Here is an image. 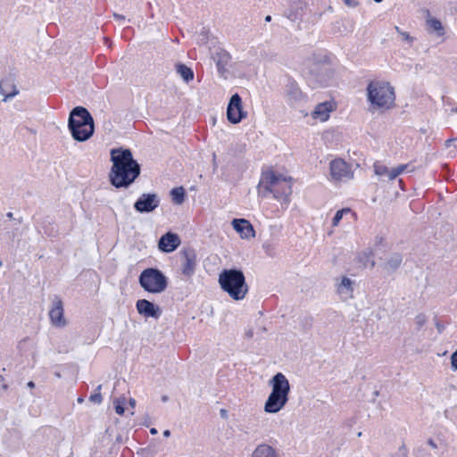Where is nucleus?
<instances>
[{
	"mask_svg": "<svg viewBox=\"0 0 457 457\" xmlns=\"http://www.w3.org/2000/svg\"><path fill=\"white\" fill-rule=\"evenodd\" d=\"M403 256L398 253H393L385 263V269L390 272L395 271L402 264Z\"/></svg>",
	"mask_w": 457,
	"mask_h": 457,
	"instance_id": "5701e85b",
	"label": "nucleus"
},
{
	"mask_svg": "<svg viewBox=\"0 0 457 457\" xmlns=\"http://www.w3.org/2000/svg\"><path fill=\"white\" fill-rule=\"evenodd\" d=\"M368 100L378 108H389L395 102L394 87L386 81H371L367 87Z\"/></svg>",
	"mask_w": 457,
	"mask_h": 457,
	"instance_id": "423d86ee",
	"label": "nucleus"
},
{
	"mask_svg": "<svg viewBox=\"0 0 457 457\" xmlns=\"http://www.w3.org/2000/svg\"><path fill=\"white\" fill-rule=\"evenodd\" d=\"M332 104L329 102H324L317 104L312 115L313 119H319L321 121H325L329 118V113L332 112Z\"/></svg>",
	"mask_w": 457,
	"mask_h": 457,
	"instance_id": "aec40b11",
	"label": "nucleus"
},
{
	"mask_svg": "<svg viewBox=\"0 0 457 457\" xmlns=\"http://www.w3.org/2000/svg\"><path fill=\"white\" fill-rule=\"evenodd\" d=\"M14 225H21V221L18 220L17 222L14 223Z\"/></svg>",
	"mask_w": 457,
	"mask_h": 457,
	"instance_id": "bf43d9fd",
	"label": "nucleus"
},
{
	"mask_svg": "<svg viewBox=\"0 0 457 457\" xmlns=\"http://www.w3.org/2000/svg\"><path fill=\"white\" fill-rule=\"evenodd\" d=\"M179 237L172 232H167L162 235L158 241V248L162 253H171L180 245Z\"/></svg>",
	"mask_w": 457,
	"mask_h": 457,
	"instance_id": "dca6fc26",
	"label": "nucleus"
},
{
	"mask_svg": "<svg viewBox=\"0 0 457 457\" xmlns=\"http://www.w3.org/2000/svg\"><path fill=\"white\" fill-rule=\"evenodd\" d=\"M211 58L214 62L219 75L227 79L228 73V66L231 62L230 54L223 48H214L211 53Z\"/></svg>",
	"mask_w": 457,
	"mask_h": 457,
	"instance_id": "9b49d317",
	"label": "nucleus"
},
{
	"mask_svg": "<svg viewBox=\"0 0 457 457\" xmlns=\"http://www.w3.org/2000/svg\"><path fill=\"white\" fill-rule=\"evenodd\" d=\"M382 1H383V0H374V2H376V3H378H378H381Z\"/></svg>",
	"mask_w": 457,
	"mask_h": 457,
	"instance_id": "13d9d810",
	"label": "nucleus"
},
{
	"mask_svg": "<svg viewBox=\"0 0 457 457\" xmlns=\"http://www.w3.org/2000/svg\"><path fill=\"white\" fill-rule=\"evenodd\" d=\"M378 395V391H376V392L374 393V395Z\"/></svg>",
	"mask_w": 457,
	"mask_h": 457,
	"instance_id": "680f3d73",
	"label": "nucleus"
},
{
	"mask_svg": "<svg viewBox=\"0 0 457 457\" xmlns=\"http://www.w3.org/2000/svg\"><path fill=\"white\" fill-rule=\"evenodd\" d=\"M113 17L117 21H124L125 20V16L122 14H119V13H113Z\"/></svg>",
	"mask_w": 457,
	"mask_h": 457,
	"instance_id": "79ce46f5",
	"label": "nucleus"
},
{
	"mask_svg": "<svg viewBox=\"0 0 457 457\" xmlns=\"http://www.w3.org/2000/svg\"><path fill=\"white\" fill-rule=\"evenodd\" d=\"M182 263L181 271L182 274L190 278L195 272L196 267V253L193 248H185L181 251Z\"/></svg>",
	"mask_w": 457,
	"mask_h": 457,
	"instance_id": "ddd939ff",
	"label": "nucleus"
},
{
	"mask_svg": "<svg viewBox=\"0 0 457 457\" xmlns=\"http://www.w3.org/2000/svg\"><path fill=\"white\" fill-rule=\"evenodd\" d=\"M310 83L315 87H327L333 77V71L327 57L317 59L313 56L309 65Z\"/></svg>",
	"mask_w": 457,
	"mask_h": 457,
	"instance_id": "6e6552de",
	"label": "nucleus"
},
{
	"mask_svg": "<svg viewBox=\"0 0 457 457\" xmlns=\"http://www.w3.org/2000/svg\"><path fill=\"white\" fill-rule=\"evenodd\" d=\"M176 71L186 83H188L194 79L193 70L184 63H178L176 65Z\"/></svg>",
	"mask_w": 457,
	"mask_h": 457,
	"instance_id": "b1692460",
	"label": "nucleus"
},
{
	"mask_svg": "<svg viewBox=\"0 0 457 457\" xmlns=\"http://www.w3.org/2000/svg\"><path fill=\"white\" fill-rule=\"evenodd\" d=\"M68 129L75 141L85 142L95 133L93 116L87 108L76 106L69 114Z\"/></svg>",
	"mask_w": 457,
	"mask_h": 457,
	"instance_id": "7ed1b4c3",
	"label": "nucleus"
},
{
	"mask_svg": "<svg viewBox=\"0 0 457 457\" xmlns=\"http://www.w3.org/2000/svg\"><path fill=\"white\" fill-rule=\"evenodd\" d=\"M6 217H7V218H9V219H12V218H13V214H12V212H7V213H6Z\"/></svg>",
	"mask_w": 457,
	"mask_h": 457,
	"instance_id": "864d4df0",
	"label": "nucleus"
},
{
	"mask_svg": "<svg viewBox=\"0 0 457 457\" xmlns=\"http://www.w3.org/2000/svg\"><path fill=\"white\" fill-rule=\"evenodd\" d=\"M160 205V197L156 193H144L134 203V209L139 213L153 212Z\"/></svg>",
	"mask_w": 457,
	"mask_h": 457,
	"instance_id": "9d476101",
	"label": "nucleus"
},
{
	"mask_svg": "<svg viewBox=\"0 0 457 457\" xmlns=\"http://www.w3.org/2000/svg\"><path fill=\"white\" fill-rule=\"evenodd\" d=\"M345 4L349 7H356L359 3L356 0H343Z\"/></svg>",
	"mask_w": 457,
	"mask_h": 457,
	"instance_id": "4c0bfd02",
	"label": "nucleus"
},
{
	"mask_svg": "<svg viewBox=\"0 0 457 457\" xmlns=\"http://www.w3.org/2000/svg\"><path fill=\"white\" fill-rule=\"evenodd\" d=\"M330 175L335 180L350 179L353 177L349 165L342 159L330 162Z\"/></svg>",
	"mask_w": 457,
	"mask_h": 457,
	"instance_id": "4468645a",
	"label": "nucleus"
},
{
	"mask_svg": "<svg viewBox=\"0 0 457 457\" xmlns=\"http://www.w3.org/2000/svg\"><path fill=\"white\" fill-rule=\"evenodd\" d=\"M125 403H126V398L125 397L116 398L113 401V404H114V408H115L116 413H118L119 415H122L124 413V411H125Z\"/></svg>",
	"mask_w": 457,
	"mask_h": 457,
	"instance_id": "cd10ccee",
	"label": "nucleus"
},
{
	"mask_svg": "<svg viewBox=\"0 0 457 457\" xmlns=\"http://www.w3.org/2000/svg\"><path fill=\"white\" fill-rule=\"evenodd\" d=\"M375 173L383 178V177H387V173H388V168L386 166H384V165H375Z\"/></svg>",
	"mask_w": 457,
	"mask_h": 457,
	"instance_id": "2f4dec72",
	"label": "nucleus"
},
{
	"mask_svg": "<svg viewBox=\"0 0 457 457\" xmlns=\"http://www.w3.org/2000/svg\"><path fill=\"white\" fill-rule=\"evenodd\" d=\"M392 457H408V451L404 445H402L395 456Z\"/></svg>",
	"mask_w": 457,
	"mask_h": 457,
	"instance_id": "f704fd0d",
	"label": "nucleus"
},
{
	"mask_svg": "<svg viewBox=\"0 0 457 457\" xmlns=\"http://www.w3.org/2000/svg\"><path fill=\"white\" fill-rule=\"evenodd\" d=\"M27 386L29 388H34L35 387V383L33 381H29V382H28Z\"/></svg>",
	"mask_w": 457,
	"mask_h": 457,
	"instance_id": "8fccbe9b",
	"label": "nucleus"
},
{
	"mask_svg": "<svg viewBox=\"0 0 457 457\" xmlns=\"http://www.w3.org/2000/svg\"><path fill=\"white\" fill-rule=\"evenodd\" d=\"M18 93H19V91H18V90H16L15 88L13 89V91H12V92H11V93H6V92L4 90V88H3V83H2V82H0V94H2V95L4 96V101H6V100H8V99H10V98H12V97L15 96Z\"/></svg>",
	"mask_w": 457,
	"mask_h": 457,
	"instance_id": "473e14b6",
	"label": "nucleus"
},
{
	"mask_svg": "<svg viewBox=\"0 0 457 457\" xmlns=\"http://www.w3.org/2000/svg\"><path fill=\"white\" fill-rule=\"evenodd\" d=\"M8 234H9V237L12 239H14L17 237V234L14 230H12V232H8Z\"/></svg>",
	"mask_w": 457,
	"mask_h": 457,
	"instance_id": "49530a36",
	"label": "nucleus"
},
{
	"mask_svg": "<svg viewBox=\"0 0 457 457\" xmlns=\"http://www.w3.org/2000/svg\"><path fill=\"white\" fill-rule=\"evenodd\" d=\"M63 305L61 299L58 297L54 298L53 307L49 311V317L53 325L56 327H63L66 325V321L63 318Z\"/></svg>",
	"mask_w": 457,
	"mask_h": 457,
	"instance_id": "f3484780",
	"label": "nucleus"
},
{
	"mask_svg": "<svg viewBox=\"0 0 457 457\" xmlns=\"http://www.w3.org/2000/svg\"><path fill=\"white\" fill-rule=\"evenodd\" d=\"M427 23L430 32H436L439 37L444 35L445 30L439 20L431 18L427 21Z\"/></svg>",
	"mask_w": 457,
	"mask_h": 457,
	"instance_id": "bb28decb",
	"label": "nucleus"
},
{
	"mask_svg": "<svg viewBox=\"0 0 457 457\" xmlns=\"http://www.w3.org/2000/svg\"><path fill=\"white\" fill-rule=\"evenodd\" d=\"M350 212H351L350 208H343L341 210H338L332 219V226L337 227L339 224L340 220H342L344 214L350 213Z\"/></svg>",
	"mask_w": 457,
	"mask_h": 457,
	"instance_id": "c85d7f7f",
	"label": "nucleus"
},
{
	"mask_svg": "<svg viewBox=\"0 0 457 457\" xmlns=\"http://www.w3.org/2000/svg\"><path fill=\"white\" fill-rule=\"evenodd\" d=\"M427 322V317L424 313H419L415 317V324L417 326V329L420 330Z\"/></svg>",
	"mask_w": 457,
	"mask_h": 457,
	"instance_id": "7c9ffc66",
	"label": "nucleus"
},
{
	"mask_svg": "<svg viewBox=\"0 0 457 457\" xmlns=\"http://www.w3.org/2000/svg\"><path fill=\"white\" fill-rule=\"evenodd\" d=\"M221 289L233 300L239 301L245 297L248 286L244 272L239 269H225L219 275Z\"/></svg>",
	"mask_w": 457,
	"mask_h": 457,
	"instance_id": "39448f33",
	"label": "nucleus"
},
{
	"mask_svg": "<svg viewBox=\"0 0 457 457\" xmlns=\"http://www.w3.org/2000/svg\"><path fill=\"white\" fill-rule=\"evenodd\" d=\"M271 19H272V18H271V16H270V15H267V16L265 17V21H266V22H270V21H271Z\"/></svg>",
	"mask_w": 457,
	"mask_h": 457,
	"instance_id": "603ef678",
	"label": "nucleus"
},
{
	"mask_svg": "<svg viewBox=\"0 0 457 457\" xmlns=\"http://www.w3.org/2000/svg\"><path fill=\"white\" fill-rule=\"evenodd\" d=\"M337 291L344 299L353 297V281L347 277H343L341 282L337 285Z\"/></svg>",
	"mask_w": 457,
	"mask_h": 457,
	"instance_id": "412c9836",
	"label": "nucleus"
},
{
	"mask_svg": "<svg viewBox=\"0 0 457 457\" xmlns=\"http://www.w3.org/2000/svg\"><path fill=\"white\" fill-rule=\"evenodd\" d=\"M83 401H84V400H83V398H82V397H79V398H78V403H83Z\"/></svg>",
	"mask_w": 457,
	"mask_h": 457,
	"instance_id": "4d7b16f0",
	"label": "nucleus"
},
{
	"mask_svg": "<svg viewBox=\"0 0 457 457\" xmlns=\"http://www.w3.org/2000/svg\"><path fill=\"white\" fill-rule=\"evenodd\" d=\"M400 36L402 37L403 40L406 41L410 46L412 45L415 38L411 37L408 32H400Z\"/></svg>",
	"mask_w": 457,
	"mask_h": 457,
	"instance_id": "72a5a7b5",
	"label": "nucleus"
},
{
	"mask_svg": "<svg viewBox=\"0 0 457 457\" xmlns=\"http://www.w3.org/2000/svg\"><path fill=\"white\" fill-rule=\"evenodd\" d=\"M136 308L140 315L146 318L158 319L162 315L161 308L146 299L137 300L136 303Z\"/></svg>",
	"mask_w": 457,
	"mask_h": 457,
	"instance_id": "2eb2a0df",
	"label": "nucleus"
},
{
	"mask_svg": "<svg viewBox=\"0 0 457 457\" xmlns=\"http://www.w3.org/2000/svg\"><path fill=\"white\" fill-rule=\"evenodd\" d=\"M220 413L221 418H227L228 417V413H227V411L225 409H221Z\"/></svg>",
	"mask_w": 457,
	"mask_h": 457,
	"instance_id": "c03bdc74",
	"label": "nucleus"
},
{
	"mask_svg": "<svg viewBox=\"0 0 457 457\" xmlns=\"http://www.w3.org/2000/svg\"><path fill=\"white\" fill-rule=\"evenodd\" d=\"M102 388V385H99L96 389V393L92 394L90 396H89V400L90 402L94 403H97V404H100L103 401V397H102V395L100 393V390Z\"/></svg>",
	"mask_w": 457,
	"mask_h": 457,
	"instance_id": "c756f323",
	"label": "nucleus"
},
{
	"mask_svg": "<svg viewBox=\"0 0 457 457\" xmlns=\"http://www.w3.org/2000/svg\"><path fill=\"white\" fill-rule=\"evenodd\" d=\"M451 141H452L451 139L446 141L447 145H449V143H450Z\"/></svg>",
	"mask_w": 457,
	"mask_h": 457,
	"instance_id": "052dcab7",
	"label": "nucleus"
},
{
	"mask_svg": "<svg viewBox=\"0 0 457 457\" xmlns=\"http://www.w3.org/2000/svg\"><path fill=\"white\" fill-rule=\"evenodd\" d=\"M129 405L133 408L136 405V400L133 398L129 399Z\"/></svg>",
	"mask_w": 457,
	"mask_h": 457,
	"instance_id": "de8ad7c7",
	"label": "nucleus"
},
{
	"mask_svg": "<svg viewBox=\"0 0 457 457\" xmlns=\"http://www.w3.org/2000/svg\"><path fill=\"white\" fill-rule=\"evenodd\" d=\"M112 168L109 180L115 188H129L140 176L141 165L133 158L128 148H114L111 151Z\"/></svg>",
	"mask_w": 457,
	"mask_h": 457,
	"instance_id": "f257e3e1",
	"label": "nucleus"
},
{
	"mask_svg": "<svg viewBox=\"0 0 457 457\" xmlns=\"http://www.w3.org/2000/svg\"><path fill=\"white\" fill-rule=\"evenodd\" d=\"M138 282L141 287L152 294H160L168 287V278L157 268L145 269L139 275Z\"/></svg>",
	"mask_w": 457,
	"mask_h": 457,
	"instance_id": "0eeeda50",
	"label": "nucleus"
},
{
	"mask_svg": "<svg viewBox=\"0 0 457 457\" xmlns=\"http://www.w3.org/2000/svg\"><path fill=\"white\" fill-rule=\"evenodd\" d=\"M252 457H277V453L270 445L262 444L255 448Z\"/></svg>",
	"mask_w": 457,
	"mask_h": 457,
	"instance_id": "4be33fe9",
	"label": "nucleus"
},
{
	"mask_svg": "<svg viewBox=\"0 0 457 457\" xmlns=\"http://www.w3.org/2000/svg\"><path fill=\"white\" fill-rule=\"evenodd\" d=\"M307 4L301 0H295L285 12V16L291 21H301L305 13Z\"/></svg>",
	"mask_w": 457,
	"mask_h": 457,
	"instance_id": "a211bd4d",
	"label": "nucleus"
},
{
	"mask_svg": "<svg viewBox=\"0 0 457 457\" xmlns=\"http://www.w3.org/2000/svg\"><path fill=\"white\" fill-rule=\"evenodd\" d=\"M233 228L238 232L242 238H252L255 237V231L252 224L245 219H234Z\"/></svg>",
	"mask_w": 457,
	"mask_h": 457,
	"instance_id": "6ab92c4d",
	"label": "nucleus"
},
{
	"mask_svg": "<svg viewBox=\"0 0 457 457\" xmlns=\"http://www.w3.org/2000/svg\"><path fill=\"white\" fill-rule=\"evenodd\" d=\"M226 114L228 120L232 124H237L246 117V112L244 111L242 105V98L237 93L231 96Z\"/></svg>",
	"mask_w": 457,
	"mask_h": 457,
	"instance_id": "1a4fd4ad",
	"label": "nucleus"
},
{
	"mask_svg": "<svg viewBox=\"0 0 457 457\" xmlns=\"http://www.w3.org/2000/svg\"><path fill=\"white\" fill-rule=\"evenodd\" d=\"M428 444L432 447V448H436V444L435 443V441L433 439H428Z\"/></svg>",
	"mask_w": 457,
	"mask_h": 457,
	"instance_id": "37998d69",
	"label": "nucleus"
},
{
	"mask_svg": "<svg viewBox=\"0 0 457 457\" xmlns=\"http://www.w3.org/2000/svg\"><path fill=\"white\" fill-rule=\"evenodd\" d=\"M286 101L294 108H299L306 102V96L303 94L298 85L294 81H289L285 87Z\"/></svg>",
	"mask_w": 457,
	"mask_h": 457,
	"instance_id": "f8f14e48",
	"label": "nucleus"
},
{
	"mask_svg": "<svg viewBox=\"0 0 457 457\" xmlns=\"http://www.w3.org/2000/svg\"><path fill=\"white\" fill-rule=\"evenodd\" d=\"M258 189L262 197L272 194L275 199L287 205L292 194L291 178L276 174L273 170L264 171L262 173Z\"/></svg>",
	"mask_w": 457,
	"mask_h": 457,
	"instance_id": "f03ea898",
	"label": "nucleus"
},
{
	"mask_svg": "<svg viewBox=\"0 0 457 457\" xmlns=\"http://www.w3.org/2000/svg\"><path fill=\"white\" fill-rule=\"evenodd\" d=\"M399 175V171H396L395 169L388 170L387 179L388 180L395 179Z\"/></svg>",
	"mask_w": 457,
	"mask_h": 457,
	"instance_id": "e433bc0d",
	"label": "nucleus"
},
{
	"mask_svg": "<svg viewBox=\"0 0 457 457\" xmlns=\"http://www.w3.org/2000/svg\"><path fill=\"white\" fill-rule=\"evenodd\" d=\"M253 336V329H248L245 333V337L247 338V339H250L252 338Z\"/></svg>",
	"mask_w": 457,
	"mask_h": 457,
	"instance_id": "a19ab883",
	"label": "nucleus"
},
{
	"mask_svg": "<svg viewBox=\"0 0 457 457\" xmlns=\"http://www.w3.org/2000/svg\"><path fill=\"white\" fill-rule=\"evenodd\" d=\"M271 392L264 403V411L267 413H277L284 408L288 402L290 384L286 376L276 373L270 381Z\"/></svg>",
	"mask_w": 457,
	"mask_h": 457,
	"instance_id": "20e7f679",
	"label": "nucleus"
},
{
	"mask_svg": "<svg viewBox=\"0 0 457 457\" xmlns=\"http://www.w3.org/2000/svg\"><path fill=\"white\" fill-rule=\"evenodd\" d=\"M358 262H360L361 266L363 268H373L375 266V261L373 259V254L371 251H366L361 253L358 256Z\"/></svg>",
	"mask_w": 457,
	"mask_h": 457,
	"instance_id": "393cba45",
	"label": "nucleus"
},
{
	"mask_svg": "<svg viewBox=\"0 0 457 457\" xmlns=\"http://www.w3.org/2000/svg\"><path fill=\"white\" fill-rule=\"evenodd\" d=\"M115 443L117 444H122L123 443V440H122V436H117L116 438H115Z\"/></svg>",
	"mask_w": 457,
	"mask_h": 457,
	"instance_id": "a18cd8bd",
	"label": "nucleus"
},
{
	"mask_svg": "<svg viewBox=\"0 0 457 457\" xmlns=\"http://www.w3.org/2000/svg\"><path fill=\"white\" fill-rule=\"evenodd\" d=\"M170 196L175 204H181L185 201L186 191L183 187H174L170 190Z\"/></svg>",
	"mask_w": 457,
	"mask_h": 457,
	"instance_id": "a878e982",
	"label": "nucleus"
},
{
	"mask_svg": "<svg viewBox=\"0 0 457 457\" xmlns=\"http://www.w3.org/2000/svg\"><path fill=\"white\" fill-rule=\"evenodd\" d=\"M163 436L165 437H169L170 436V431L169 429H166L163 431Z\"/></svg>",
	"mask_w": 457,
	"mask_h": 457,
	"instance_id": "09e8293b",
	"label": "nucleus"
},
{
	"mask_svg": "<svg viewBox=\"0 0 457 457\" xmlns=\"http://www.w3.org/2000/svg\"><path fill=\"white\" fill-rule=\"evenodd\" d=\"M395 31L400 35V32H403V30L400 29V28L398 26H395Z\"/></svg>",
	"mask_w": 457,
	"mask_h": 457,
	"instance_id": "5fc2aeb1",
	"label": "nucleus"
},
{
	"mask_svg": "<svg viewBox=\"0 0 457 457\" xmlns=\"http://www.w3.org/2000/svg\"><path fill=\"white\" fill-rule=\"evenodd\" d=\"M168 399H169V397H168L167 395H162V402H167V401H168Z\"/></svg>",
	"mask_w": 457,
	"mask_h": 457,
	"instance_id": "6e6d98bb",
	"label": "nucleus"
},
{
	"mask_svg": "<svg viewBox=\"0 0 457 457\" xmlns=\"http://www.w3.org/2000/svg\"><path fill=\"white\" fill-rule=\"evenodd\" d=\"M435 325H436V328L438 333L441 334L445 329L444 325L441 324L438 320H436Z\"/></svg>",
	"mask_w": 457,
	"mask_h": 457,
	"instance_id": "58836bf2",
	"label": "nucleus"
},
{
	"mask_svg": "<svg viewBox=\"0 0 457 457\" xmlns=\"http://www.w3.org/2000/svg\"><path fill=\"white\" fill-rule=\"evenodd\" d=\"M451 367L453 370H457V350L451 355Z\"/></svg>",
	"mask_w": 457,
	"mask_h": 457,
	"instance_id": "c9c22d12",
	"label": "nucleus"
},
{
	"mask_svg": "<svg viewBox=\"0 0 457 457\" xmlns=\"http://www.w3.org/2000/svg\"><path fill=\"white\" fill-rule=\"evenodd\" d=\"M150 433H151L152 435H156V434L158 433V430H157L155 428H152L150 429Z\"/></svg>",
	"mask_w": 457,
	"mask_h": 457,
	"instance_id": "3c124183",
	"label": "nucleus"
},
{
	"mask_svg": "<svg viewBox=\"0 0 457 457\" xmlns=\"http://www.w3.org/2000/svg\"><path fill=\"white\" fill-rule=\"evenodd\" d=\"M406 168H407V165H406V164H402V165H399L398 167L394 168V169H395L396 171H399V175H400L401 173H403V172L405 170V169H406Z\"/></svg>",
	"mask_w": 457,
	"mask_h": 457,
	"instance_id": "ea45409f",
	"label": "nucleus"
}]
</instances>
